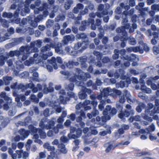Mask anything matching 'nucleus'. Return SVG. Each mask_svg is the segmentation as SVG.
Instances as JSON below:
<instances>
[{"instance_id":"f257e3e1","label":"nucleus","mask_w":159,"mask_h":159,"mask_svg":"<svg viewBox=\"0 0 159 159\" xmlns=\"http://www.w3.org/2000/svg\"><path fill=\"white\" fill-rule=\"evenodd\" d=\"M111 108L110 106H106V108L105 111L103 112V116L102 117L103 121H106L110 119L111 114H108L109 113H111L112 115H115L116 113V111L115 109L113 108L111 109V111L110 112V110Z\"/></svg>"},{"instance_id":"f03ea898","label":"nucleus","mask_w":159,"mask_h":159,"mask_svg":"<svg viewBox=\"0 0 159 159\" xmlns=\"http://www.w3.org/2000/svg\"><path fill=\"white\" fill-rule=\"evenodd\" d=\"M81 130L80 129H75L74 128H71L70 133L68 135V137L70 139H75L79 138L82 134Z\"/></svg>"},{"instance_id":"7ed1b4c3","label":"nucleus","mask_w":159,"mask_h":159,"mask_svg":"<svg viewBox=\"0 0 159 159\" xmlns=\"http://www.w3.org/2000/svg\"><path fill=\"white\" fill-rule=\"evenodd\" d=\"M43 146L45 148L47 149L49 151H51L50 155L48 156L47 159H59L56 157V155L53 151L55 150V148L53 146L50 145L49 143H46Z\"/></svg>"},{"instance_id":"20e7f679","label":"nucleus","mask_w":159,"mask_h":159,"mask_svg":"<svg viewBox=\"0 0 159 159\" xmlns=\"http://www.w3.org/2000/svg\"><path fill=\"white\" fill-rule=\"evenodd\" d=\"M29 157V153L26 152H23L21 150H16V153L12 155V158L16 159H20L23 157L24 159H26Z\"/></svg>"},{"instance_id":"39448f33","label":"nucleus","mask_w":159,"mask_h":159,"mask_svg":"<svg viewBox=\"0 0 159 159\" xmlns=\"http://www.w3.org/2000/svg\"><path fill=\"white\" fill-rule=\"evenodd\" d=\"M126 108L128 109L124 113L121 112L118 115V117L120 119H123V121L125 119V117H128L130 114H134V111L133 110H130L131 106L129 105H127L126 106Z\"/></svg>"},{"instance_id":"423d86ee","label":"nucleus","mask_w":159,"mask_h":159,"mask_svg":"<svg viewBox=\"0 0 159 159\" xmlns=\"http://www.w3.org/2000/svg\"><path fill=\"white\" fill-rule=\"evenodd\" d=\"M51 60L50 61L49 63L51 64L53 66L55 69H57V67L56 64V62H57L59 63H61L62 62L61 59V58L59 57H57L56 59L54 57H52Z\"/></svg>"},{"instance_id":"0eeeda50","label":"nucleus","mask_w":159,"mask_h":159,"mask_svg":"<svg viewBox=\"0 0 159 159\" xmlns=\"http://www.w3.org/2000/svg\"><path fill=\"white\" fill-rule=\"evenodd\" d=\"M60 93L61 94L60 96L61 102L64 104L66 103V101L68 100L69 98H66L64 91L63 90H61L60 91Z\"/></svg>"},{"instance_id":"6e6552de","label":"nucleus","mask_w":159,"mask_h":159,"mask_svg":"<svg viewBox=\"0 0 159 159\" xmlns=\"http://www.w3.org/2000/svg\"><path fill=\"white\" fill-rule=\"evenodd\" d=\"M89 101L87 100L85 101L83 104L80 103L79 104H78L76 106V108L77 110H79L80 109L81 107L84 108V110H86L90 109V107H85V105L89 103Z\"/></svg>"},{"instance_id":"1a4fd4ad","label":"nucleus","mask_w":159,"mask_h":159,"mask_svg":"<svg viewBox=\"0 0 159 159\" xmlns=\"http://www.w3.org/2000/svg\"><path fill=\"white\" fill-rule=\"evenodd\" d=\"M127 51L129 52H131L132 51L135 52H139L141 53H143V47H130L128 48Z\"/></svg>"},{"instance_id":"9d476101","label":"nucleus","mask_w":159,"mask_h":159,"mask_svg":"<svg viewBox=\"0 0 159 159\" xmlns=\"http://www.w3.org/2000/svg\"><path fill=\"white\" fill-rule=\"evenodd\" d=\"M155 126L153 124H152L149 127L148 129L145 130L144 129H141L140 130L139 132L142 134H145L146 133H149V132H152L154 131L155 130Z\"/></svg>"},{"instance_id":"9b49d317","label":"nucleus","mask_w":159,"mask_h":159,"mask_svg":"<svg viewBox=\"0 0 159 159\" xmlns=\"http://www.w3.org/2000/svg\"><path fill=\"white\" fill-rule=\"evenodd\" d=\"M89 23L92 24L91 28L92 30H94L96 29V27L93 24L94 23V20L93 18L95 16V14L94 13H92L90 14L89 15Z\"/></svg>"},{"instance_id":"f8f14e48","label":"nucleus","mask_w":159,"mask_h":159,"mask_svg":"<svg viewBox=\"0 0 159 159\" xmlns=\"http://www.w3.org/2000/svg\"><path fill=\"white\" fill-rule=\"evenodd\" d=\"M136 59V57L135 55H131L128 57L127 58V60H125L124 63V65L126 66H129L130 64L128 60L133 61L135 60Z\"/></svg>"},{"instance_id":"ddd939ff","label":"nucleus","mask_w":159,"mask_h":159,"mask_svg":"<svg viewBox=\"0 0 159 159\" xmlns=\"http://www.w3.org/2000/svg\"><path fill=\"white\" fill-rule=\"evenodd\" d=\"M29 129L30 131L31 132H33V134L34 135L33 138L35 139H37L38 138V135L36 134H34V133H36L38 131V130L35 128L32 125H30L29 126Z\"/></svg>"},{"instance_id":"4468645a","label":"nucleus","mask_w":159,"mask_h":159,"mask_svg":"<svg viewBox=\"0 0 159 159\" xmlns=\"http://www.w3.org/2000/svg\"><path fill=\"white\" fill-rule=\"evenodd\" d=\"M20 134L22 135L21 137V139H23L24 138L27 137L29 134L28 132L25 131L24 129H21L20 130Z\"/></svg>"},{"instance_id":"2eb2a0df","label":"nucleus","mask_w":159,"mask_h":159,"mask_svg":"<svg viewBox=\"0 0 159 159\" xmlns=\"http://www.w3.org/2000/svg\"><path fill=\"white\" fill-rule=\"evenodd\" d=\"M49 85L50 86L48 88H45V86H44V91L45 93H47L48 92H52L54 90L53 88L51 87L52 85V84L50 83Z\"/></svg>"},{"instance_id":"dca6fc26","label":"nucleus","mask_w":159,"mask_h":159,"mask_svg":"<svg viewBox=\"0 0 159 159\" xmlns=\"http://www.w3.org/2000/svg\"><path fill=\"white\" fill-rule=\"evenodd\" d=\"M58 147L61 153L65 154L67 152V150L66 149L65 146L63 144H59L58 145Z\"/></svg>"},{"instance_id":"f3484780","label":"nucleus","mask_w":159,"mask_h":159,"mask_svg":"<svg viewBox=\"0 0 159 159\" xmlns=\"http://www.w3.org/2000/svg\"><path fill=\"white\" fill-rule=\"evenodd\" d=\"M0 96L2 98H4L5 100H7L8 103H10L11 102V99L10 98L6 96L5 93L2 92L0 94Z\"/></svg>"},{"instance_id":"a211bd4d","label":"nucleus","mask_w":159,"mask_h":159,"mask_svg":"<svg viewBox=\"0 0 159 159\" xmlns=\"http://www.w3.org/2000/svg\"><path fill=\"white\" fill-rule=\"evenodd\" d=\"M145 106L143 103H140L139 106H138L136 108V110L138 112H140L142 109L144 108Z\"/></svg>"},{"instance_id":"6ab92c4d","label":"nucleus","mask_w":159,"mask_h":159,"mask_svg":"<svg viewBox=\"0 0 159 159\" xmlns=\"http://www.w3.org/2000/svg\"><path fill=\"white\" fill-rule=\"evenodd\" d=\"M73 3V1L71 0H67L65 5V7L66 9H69L71 4Z\"/></svg>"},{"instance_id":"aec40b11","label":"nucleus","mask_w":159,"mask_h":159,"mask_svg":"<svg viewBox=\"0 0 159 159\" xmlns=\"http://www.w3.org/2000/svg\"><path fill=\"white\" fill-rule=\"evenodd\" d=\"M4 80L5 85H7L9 84V81L12 80V78L11 77L7 76L4 77Z\"/></svg>"},{"instance_id":"412c9836","label":"nucleus","mask_w":159,"mask_h":159,"mask_svg":"<svg viewBox=\"0 0 159 159\" xmlns=\"http://www.w3.org/2000/svg\"><path fill=\"white\" fill-rule=\"evenodd\" d=\"M39 133L40 137L41 139H45L46 137V134L42 130H39Z\"/></svg>"},{"instance_id":"4be33fe9","label":"nucleus","mask_w":159,"mask_h":159,"mask_svg":"<svg viewBox=\"0 0 159 159\" xmlns=\"http://www.w3.org/2000/svg\"><path fill=\"white\" fill-rule=\"evenodd\" d=\"M103 7H104L103 5L102 4H100L99 6L98 7V11H100V12L98 13V14L97 15V16L98 17H101L102 15H101L100 14H99V13H100L101 14L102 13V12H101L102 11Z\"/></svg>"},{"instance_id":"5701e85b","label":"nucleus","mask_w":159,"mask_h":159,"mask_svg":"<svg viewBox=\"0 0 159 159\" xmlns=\"http://www.w3.org/2000/svg\"><path fill=\"white\" fill-rule=\"evenodd\" d=\"M19 0H11V2L13 4L11 5V8L12 9H14L16 7V6L17 5V3H18V1Z\"/></svg>"},{"instance_id":"b1692460","label":"nucleus","mask_w":159,"mask_h":159,"mask_svg":"<svg viewBox=\"0 0 159 159\" xmlns=\"http://www.w3.org/2000/svg\"><path fill=\"white\" fill-rule=\"evenodd\" d=\"M115 147L112 144H108L107 145V148L106 149V151L108 152L110 151L111 149H113Z\"/></svg>"},{"instance_id":"393cba45","label":"nucleus","mask_w":159,"mask_h":159,"mask_svg":"<svg viewBox=\"0 0 159 159\" xmlns=\"http://www.w3.org/2000/svg\"><path fill=\"white\" fill-rule=\"evenodd\" d=\"M35 59L36 58H32L31 60H30V61H26L25 62V65L29 66L30 65V64L34 63V62H33L32 60H33L34 61H35L36 60Z\"/></svg>"},{"instance_id":"a878e982","label":"nucleus","mask_w":159,"mask_h":159,"mask_svg":"<svg viewBox=\"0 0 159 159\" xmlns=\"http://www.w3.org/2000/svg\"><path fill=\"white\" fill-rule=\"evenodd\" d=\"M50 46L49 45H47L45 47L42 48V51L44 52L46 51H48L50 50Z\"/></svg>"},{"instance_id":"bb28decb","label":"nucleus","mask_w":159,"mask_h":159,"mask_svg":"<svg viewBox=\"0 0 159 159\" xmlns=\"http://www.w3.org/2000/svg\"><path fill=\"white\" fill-rule=\"evenodd\" d=\"M129 43L132 45H134L136 43V41L134 38L130 37L129 39Z\"/></svg>"},{"instance_id":"cd10ccee","label":"nucleus","mask_w":159,"mask_h":159,"mask_svg":"<svg viewBox=\"0 0 159 159\" xmlns=\"http://www.w3.org/2000/svg\"><path fill=\"white\" fill-rule=\"evenodd\" d=\"M46 152L44 151L43 152H41L39 153V157L40 159L45 158L46 157Z\"/></svg>"},{"instance_id":"c85d7f7f","label":"nucleus","mask_w":159,"mask_h":159,"mask_svg":"<svg viewBox=\"0 0 159 159\" xmlns=\"http://www.w3.org/2000/svg\"><path fill=\"white\" fill-rule=\"evenodd\" d=\"M1 23L2 25L5 27H7L8 26V23L5 20H2Z\"/></svg>"},{"instance_id":"c756f323","label":"nucleus","mask_w":159,"mask_h":159,"mask_svg":"<svg viewBox=\"0 0 159 159\" xmlns=\"http://www.w3.org/2000/svg\"><path fill=\"white\" fill-rule=\"evenodd\" d=\"M43 19V16L42 15H39L35 18L34 20L36 22H39Z\"/></svg>"},{"instance_id":"7c9ffc66","label":"nucleus","mask_w":159,"mask_h":159,"mask_svg":"<svg viewBox=\"0 0 159 159\" xmlns=\"http://www.w3.org/2000/svg\"><path fill=\"white\" fill-rule=\"evenodd\" d=\"M79 98L81 99H84L85 98V94L83 91H80L79 93Z\"/></svg>"},{"instance_id":"2f4dec72","label":"nucleus","mask_w":159,"mask_h":159,"mask_svg":"<svg viewBox=\"0 0 159 159\" xmlns=\"http://www.w3.org/2000/svg\"><path fill=\"white\" fill-rule=\"evenodd\" d=\"M151 8L152 10L159 11V5H153L152 6Z\"/></svg>"},{"instance_id":"473e14b6","label":"nucleus","mask_w":159,"mask_h":159,"mask_svg":"<svg viewBox=\"0 0 159 159\" xmlns=\"http://www.w3.org/2000/svg\"><path fill=\"white\" fill-rule=\"evenodd\" d=\"M2 16L4 17H7L8 18H11L12 17V15L10 13H7L4 12Z\"/></svg>"},{"instance_id":"72a5a7b5","label":"nucleus","mask_w":159,"mask_h":159,"mask_svg":"<svg viewBox=\"0 0 159 159\" xmlns=\"http://www.w3.org/2000/svg\"><path fill=\"white\" fill-rule=\"evenodd\" d=\"M104 105V102L103 101H102L100 102V104L99 105L98 108L99 109L102 111Z\"/></svg>"},{"instance_id":"f704fd0d","label":"nucleus","mask_w":159,"mask_h":159,"mask_svg":"<svg viewBox=\"0 0 159 159\" xmlns=\"http://www.w3.org/2000/svg\"><path fill=\"white\" fill-rule=\"evenodd\" d=\"M44 124L42 122H41L39 124L40 126L43 128H46V129H48L51 128V126L50 127L48 126H47V125H45V126H44Z\"/></svg>"},{"instance_id":"c9c22d12","label":"nucleus","mask_w":159,"mask_h":159,"mask_svg":"<svg viewBox=\"0 0 159 159\" xmlns=\"http://www.w3.org/2000/svg\"><path fill=\"white\" fill-rule=\"evenodd\" d=\"M154 53L157 55L159 53V47L157 48V47H154L153 48Z\"/></svg>"},{"instance_id":"e433bc0d","label":"nucleus","mask_w":159,"mask_h":159,"mask_svg":"<svg viewBox=\"0 0 159 159\" xmlns=\"http://www.w3.org/2000/svg\"><path fill=\"white\" fill-rule=\"evenodd\" d=\"M37 88H34L33 89V91L34 92H36L38 91V90H40L42 89L41 86L39 84H38L37 85Z\"/></svg>"},{"instance_id":"4c0bfd02","label":"nucleus","mask_w":159,"mask_h":159,"mask_svg":"<svg viewBox=\"0 0 159 159\" xmlns=\"http://www.w3.org/2000/svg\"><path fill=\"white\" fill-rule=\"evenodd\" d=\"M31 99L34 102H39L38 99L36 98L35 96L34 95H32L31 96Z\"/></svg>"},{"instance_id":"58836bf2","label":"nucleus","mask_w":159,"mask_h":159,"mask_svg":"<svg viewBox=\"0 0 159 159\" xmlns=\"http://www.w3.org/2000/svg\"><path fill=\"white\" fill-rule=\"evenodd\" d=\"M143 119L147 120H148L149 122H151L152 121V118L147 116H143Z\"/></svg>"},{"instance_id":"ea45409f","label":"nucleus","mask_w":159,"mask_h":159,"mask_svg":"<svg viewBox=\"0 0 159 159\" xmlns=\"http://www.w3.org/2000/svg\"><path fill=\"white\" fill-rule=\"evenodd\" d=\"M81 43H78L77 44H75L74 47V49L75 50L78 49L81 46Z\"/></svg>"},{"instance_id":"a19ab883","label":"nucleus","mask_w":159,"mask_h":159,"mask_svg":"<svg viewBox=\"0 0 159 159\" xmlns=\"http://www.w3.org/2000/svg\"><path fill=\"white\" fill-rule=\"evenodd\" d=\"M18 52L17 51H10L9 53V55L11 57H13L15 55H16L17 52Z\"/></svg>"},{"instance_id":"79ce46f5","label":"nucleus","mask_w":159,"mask_h":159,"mask_svg":"<svg viewBox=\"0 0 159 159\" xmlns=\"http://www.w3.org/2000/svg\"><path fill=\"white\" fill-rule=\"evenodd\" d=\"M158 38V37L157 36L156 37L155 36L154 38H153L151 41V43L153 44H155L157 43V41L155 39H157Z\"/></svg>"},{"instance_id":"37998d69","label":"nucleus","mask_w":159,"mask_h":159,"mask_svg":"<svg viewBox=\"0 0 159 159\" xmlns=\"http://www.w3.org/2000/svg\"><path fill=\"white\" fill-rule=\"evenodd\" d=\"M66 38L67 40L74 41V37L73 35L68 36Z\"/></svg>"},{"instance_id":"c03bdc74","label":"nucleus","mask_w":159,"mask_h":159,"mask_svg":"<svg viewBox=\"0 0 159 159\" xmlns=\"http://www.w3.org/2000/svg\"><path fill=\"white\" fill-rule=\"evenodd\" d=\"M32 142V141L31 140L29 139L27 141L26 144V147H29Z\"/></svg>"},{"instance_id":"a18cd8bd","label":"nucleus","mask_w":159,"mask_h":159,"mask_svg":"<svg viewBox=\"0 0 159 159\" xmlns=\"http://www.w3.org/2000/svg\"><path fill=\"white\" fill-rule=\"evenodd\" d=\"M24 146V144L22 142H20L17 144V147L20 149H21ZM21 150V149H20Z\"/></svg>"},{"instance_id":"49530a36","label":"nucleus","mask_w":159,"mask_h":159,"mask_svg":"<svg viewBox=\"0 0 159 159\" xmlns=\"http://www.w3.org/2000/svg\"><path fill=\"white\" fill-rule=\"evenodd\" d=\"M76 7L77 8V9H78L80 10L83 9L84 6L81 4H78L76 6Z\"/></svg>"},{"instance_id":"de8ad7c7","label":"nucleus","mask_w":159,"mask_h":159,"mask_svg":"<svg viewBox=\"0 0 159 159\" xmlns=\"http://www.w3.org/2000/svg\"><path fill=\"white\" fill-rule=\"evenodd\" d=\"M47 54V53H46V54H43L42 55V56H40L42 58V59L44 60H46L48 58V55H47L46 54Z\"/></svg>"},{"instance_id":"09e8293b","label":"nucleus","mask_w":159,"mask_h":159,"mask_svg":"<svg viewBox=\"0 0 159 159\" xmlns=\"http://www.w3.org/2000/svg\"><path fill=\"white\" fill-rule=\"evenodd\" d=\"M60 139L62 142L63 143L66 142L67 141V139H66V138L64 136L61 137V138Z\"/></svg>"},{"instance_id":"8fccbe9b","label":"nucleus","mask_w":159,"mask_h":159,"mask_svg":"<svg viewBox=\"0 0 159 159\" xmlns=\"http://www.w3.org/2000/svg\"><path fill=\"white\" fill-rule=\"evenodd\" d=\"M47 67L48 71L50 72L52 71V66L49 65H48L47 66Z\"/></svg>"},{"instance_id":"3c124183","label":"nucleus","mask_w":159,"mask_h":159,"mask_svg":"<svg viewBox=\"0 0 159 159\" xmlns=\"http://www.w3.org/2000/svg\"><path fill=\"white\" fill-rule=\"evenodd\" d=\"M45 116H47L49 115V111L48 109H46L43 113Z\"/></svg>"},{"instance_id":"603ef678","label":"nucleus","mask_w":159,"mask_h":159,"mask_svg":"<svg viewBox=\"0 0 159 159\" xmlns=\"http://www.w3.org/2000/svg\"><path fill=\"white\" fill-rule=\"evenodd\" d=\"M111 89H110V88H107L106 89H104L103 91V93H104V92H108V93H110V92H111Z\"/></svg>"},{"instance_id":"864d4df0","label":"nucleus","mask_w":159,"mask_h":159,"mask_svg":"<svg viewBox=\"0 0 159 159\" xmlns=\"http://www.w3.org/2000/svg\"><path fill=\"white\" fill-rule=\"evenodd\" d=\"M83 149L86 152H88L90 150V148L89 147H86L84 148Z\"/></svg>"},{"instance_id":"5fc2aeb1","label":"nucleus","mask_w":159,"mask_h":159,"mask_svg":"<svg viewBox=\"0 0 159 159\" xmlns=\"http://www.w3.org/2000/svg\"><path fill=\"white\" fill-rule=\"evenodd\" d=\"M63 117L61 116L59 117L57 120V122L59 123H61L63 122Z\"/></svg>"},{"instance_id":"6e6d98bb","label":"nucleus","mask_w":159,"mask_h":159,"mask_svg":"<svg viewBox=\"0 0 159 159\" xmlns=\"http://www.w3.org/2000/svg\"><path fill=\"white\" fill-rule=\"evenodd\" d=\"M149 139L151 140H153L157 139V138L156 136H153L152 135H150L149 136Z\"/></svg>"},{"instance_id":"4d7b16f0","label":"nucleus","mask_w":159,"mask_h":159,"mask_svg":"<svg viewBox=\"0 0 159 159\" xmlns=\"http://www.w3.org/2000/svg\"><path fill=\"white\" fill-rule=\"evenodd\" d=\"M21 139V138H20ZM20 138L19 136H17L15 137L14 139H12L15 141H18L20 140Z\"/></svg>"},{"instance_id":"13d9d810","label":"nucleus","mask_w":159,"mask_h":159,"mask_svg":"<svg viewBox=\"0 0 159 159\" xmlns=\"http://www.w3.org/2000/svg\"><path fill=\"white\" fill-rule=\"evenodd\" d=\"M9 31L10 32V33L9 34V35L8 36H9L10 34H12L14 33V30L13 28H10L9 29Z\"/></svg>"},{"instance_id":"bf43d9fd","label":"nucleus","mask_w":159,"mask_h":159,"mask_svg":"<svg viewBox=\"0 0 159 159\" xmlns=\"http://www.w3.org/2000/svg\"><path fill=\"white\" fill-rule=\"evenodd\" d=\"M129 142L128 141H127L125 142H122L120 143L119 145H127L129 143Z\"/></svg>"},{"instance_id":"052dcab7","label":"nucleus","mask_w":159,"mask_h":159,"mask_svg":"<svg viewBox=\"0 0 159 159\" xmlns=\"http://www.w3.org/2000/svg\"><path fill=\"white\" fill-rule=\"evenodd\" d=\"M74 85L73 84L71 83L69 85V89L70 90H72L73 89Z\"/></svg>"},{"instance_id":"680f3d73","label":"nucleus","mask_w":159,"mask_h":159,"mask_svg":"<svg viewBox=\"0 0 159 159\" xmlns=\"http://www.w3.org/2000/svg\"><path fill=\"white\" fill-rule=\"evenodd\" d=\"M98 114V111L94 109L93 112H92V115L93 116H95Z\"/></svg>"},{"instance_id":"e2e57ef3","label":"nucleus","mask_w":159,"mask_h":159,"mask_svg":"<svg viewBox=\"0 0 159 159\" xmlns=\"http://www.w3.org/2000/svg\"><path fill=\"white\" fill-rule=\"evenodd\" d=\"M80 141L78 139H76L74 141V143H75V146H78L80 143Z\"/></svg>"},{"instance_id":"0e129e2a","label":"nucleus","mask_w":159,"mask_h":159,"mask_svg":"<svg viewBox=\"0 0 159 159\" xmlns=\"http://www.w3.org/2000/svg\"><path fill=\"white\" fill-rule=\"evenodd\" d=\"M70 121L69 120H67L65 123L64 125L65 126H67L70 125Z\"/></svg>"},{"instance_id":"69168bd1","label":"nucleus","mask_w":159,"mask_h":159,"mask_svg":"<svg viewBox=\"0 0 159 159\" xmlns=\"http://www.w3.org/2000/svg\"><path fill=\"white\" fill-rule=\"evenodd\" d=\"M70 119L72 120H74L75 119V115L74 114H72L70 115Z\"/></svg>"},{"instance_id":"338daca9","label":"nucleus","mask_w":159,"mask_h":159,"mask_svg":"<svg viewBox=\"0 0 159 159\" xmlns=\"http://www.w3.org/2000/svg\"><path fill=\"white\" fill-rule=\"evenodd\" d=\"M147 88L146 87V86H145L144 85H141V89L143 91V92H144V91H145V90H146L147 89Z\"/></svg>"},{"instance_id":"774afa93","label":"nucleus","mask_w":159,"mask_h":159,"mask_svg":"<svg viewBox=\"0 0 159 159\" xmlns=\"http://www.w3.org/2000/svg\"><path fill=\"white\" fill-rule=\"evenodd\" d=\"M1 157L3 159H6L7 158V155L5 153L2 154Z\"/></svg>"}]
</instances>
